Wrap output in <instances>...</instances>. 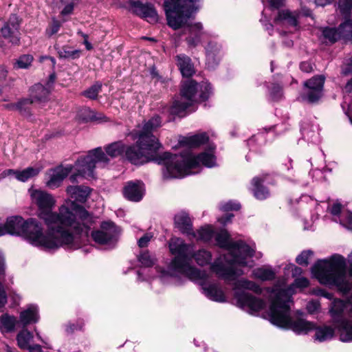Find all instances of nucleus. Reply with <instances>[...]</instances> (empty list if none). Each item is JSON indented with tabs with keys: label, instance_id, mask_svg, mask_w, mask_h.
I'll return each instance as SVG.
<instances>
[{
	"label": "nucleus",
	"instance_id": "f257e3e1",
	"mask_svg": "<svg viewBox=\"0 0 352 352\" xmlns=\"http://www.w3.org/2000/svg\"><path fill=\"white\" fill-rule=\"evenodd\" d=\"M162 120L159 116H155L146 122L138 133L135 145L129 146L125 155L132 164L140 165L150 161L163 164V177L165 179L180 178L185 175L196 173L192 169L204 165L211 168L215 166V157L211 151L204 152L198 155L186 153L181 155H172L169 153L157 154L161 146L157 138L152 132L161 126Z\"/></svg>",
	"mask_w": 352,
	"mask_h": 352
},
{
	"label": "nucleus",
	"instance_id": "f03ea898",
	"mask_svg": "<svg viewBox=\"0 0 352 352\" xmlns=\"http://www.w3.org/2000/svg\"><path fill=\"white\" fill-rule=\"evenodd\" d=\"M169 248L171 253L175 256L170 263L166 274L171 276L182 274L192 280L199 281L203 293L208 298L219 302L226 301L224 292L217 284L209 282L208 274L190 265L192 258H194L199 265L203 266L209 264L212 260L210 252L201 249L192 254L191 246L179 238L170 240Z\"/></svg>",
	"mask_w": 352,
	"mask_h": 352
},
{
	"label": "nucleus",
	"instance_id": "7ed1b4c3",
	"mask_svg": "<svg viewBox=\"0 0 352 352\" xmlns=\"http://www.w3.org/2000/svg\"><path fill=\"white\" fill-rule=\"evenodd\" d=\"M31 197L38 208V217L45 224L56 223L72 228L76 235L84 232L88 237V210L83 206L65 200L56 212L52 211L56 201L51 194L35 190Z\"/></svg>",
	"mask_w": 352,
	"mask_h": 352
},
{
	"label": "nucleus",
	"instance_id": "20e7f679",
	"mask_svg": "<svg viewBox=\"0 0 352 352\" xmlns=\"http://www.w3.org/2000/svg\"><path fill=\"white\" fill-rule=\"evenodd\" d=\"M217 244L228 250V254L217 259L211 269L219 277L227 282L235 280L243 274L236 265L246 266L247 257H252L254 250L242 241H232L228 232L221 230L215 237Z\"/></svg>",
	"mask_w": 352,
	"mask_h": 352
},
{
	"label": "nucleus",
	"instance_id": "39448f33",
	"mask_svg": "<svg viewBox=\"0 0 352 352\" xmlns=\"http://www.w3.org/2000/svg\"><path fill=\"white\" fill-rule=\"evenodd\" d=\"M45 225L47 229L44 233L42 223L38 219L28 218L25 221L22 237L35 246L56 250L63 246L74 247L75 242L81 236L56 223Z\"/></svg>",
	"mask_w": 352,
	"mask_h": 352
},
{
	"label": "nucleus",
	"instance_id": "423d86ee",
	"mask_svg": "<svg viewBox=\"0 0 352 352\" xmlns=\"http://www.w3.org/2000/svg\"><path fill=\"white\" fill-rule=\"evenodd\" d=\"M197 0H164V8L167 24L173 30H178L185 25L189 28V36L186 41L189 46L195 47L201 41L204 34L201 23H188L192 13L197 10L195 3Z\"/></svg>",
	"mask_w": 352,
	"mask_h": 352
},
{
	"label": "nucleus",
	"instance_id": "0eeeda50",
	"mask_svg": "<svg viewBox=\"0 0 352 352\" xmlns=\"http://www.w3.org/2000/svg\"><path fill=\"white\" fill-rule=\"evenodd\" d=\"M343 256L333 255L329 260H319L311 267L313 275L323 285L336 286L343 293L352 289V276L347 279Z\"/></svg>",
	"mask_w": 352,
	"mask_h": 352
},
{
	"label": "nucleus",
	"instance_id": "6e6552de",
	"mask_svg": "<svg viewBox=\"0 0 352 352\" xmlns=\"http://www.w3.org/2000/svg\"><path fill=\"white\" fill-rule=\"evenodd\" d=\"M289 292L283 295V304L277 298L270 305V322L280 328L290 329L297 334H307L315 329L314 322L301 318L292 319L289 315Z\"/></svg>",
	"mask_w": 352,
	"mask_h": 352
},
{
	"label": "nucleus",
	"instance_id": "1a4fd4ad",
	"mask_svg": "<svg viewBox=\"0 0 352 352\" xmlns=\"http://www.w3.org/2000/svg\"><path fill=\"white\" fill-rule=\"evenodd\" d=\"M210 90V85L206 82L197 84L194 80H188L182 86L180 98L175 100L170 107L164 106L162 113L179 114L195 103L208 99Z\"/></svg>",
	"mask_w": 352,
	"mask_h": 352
},
{
	"label": "nucleus",
	"instance_id": "9d476101",
	"mask_svg": "<svg viewBox=\"0 0 352 352\" xmlns=\"http://www.w3.org/2000/svg\"><path fill=\"white\" fill-rule=\"evenodd\" d=\"M232 289L234 292V297L237 304L241 308H247L252 313L258 311L265 307V302L264 300L244 291V289H249L256 294H261V288L254 282L245 278L240 279L234 282Z\"/></svg>",
	"mask_w": 352,
	"mask_h": 352
},
{
	"label": "nucleus",
	"instance_id": "9b49d317",
	"mask_svg": "<svg viewBox=\"0 0 352 352\" xmlns=\"http://www.w3.org/2000/svg\"><path fill=\"white\" fill-rule=\"evenodd\" d=\"M347 304L342 300H334L329 310L331 316L339 333L342 342H352V321L344 317V311Z\"/></svg>",
	"mask_w": 352,
	"mask_h": 352
},
{
	"label": "nucleus",
	"instance_id": "f8f14e48",
	"mask_svg": "<svg viewBox=\"0 0 352 352\" xmlns=\"http://www.w3.org/2000/svg\"><path fill=\"white\" fill-rule=\"evenodd\" d=\"M122 230L112 221H103L100 229L93 231L91 236L98 244L107 248L112 249L116 247Z\"/></svg>",
	"mask_w": 352,
	"mask_h": 352
},
{
	"label": "nucleus",
	"instance_id": "ddd939ff",
	"mask_svg": "<svg viewBox=\"0 0 352 352\" xmlns=\"http://www.w3.org/2000/svg\"><path fill=\"white\" fill-rule=\"evenodd\" d=\"M21 20L16 14H12L8 20L4 22L0 28V37L7 40L9 43L19 46L21 44Z\"/></svg>",
	"mask_w": 352,
	"mask_h": 352
},
{
	"label": "nucleus",
	"instance_id": "4468645a",
	"mask_svg": "<svg viewBox=\"0 0 352 352\" xmlns=\"http://www.w3.org/2000/svg\"><path fill=\"white\" fill-rule=\"evenodd\" d=\"M309 285V280L307 278L304 277L297 278L295 279L294 283L286 287L285 285H276L272 289L268 288L267 291L270 293L269 298L271 301V304H272V301L275 300L276 298L278 299V302H280V304H283L282 298H283V295L285 294H289V304L291 303V297L292 294H294V287H299V288H305L307 287Z\"/></svg>",
	"mask_w": 352,
	"mask_h": 352
},
{
	"label": "nucleus",
	"instance_id": "2eb2a0df",
	"mask_svg": "<svg viewBox=\"0 0 352 352\" xmlns=\"http://www.w3.org/2000/svg\"><path fill=\"white\" fill-rule=\"evenodd\" d=\"M324 82V78L322 76H314L305 82L306 91L302 96V98L309 102H314L318 100L322 94Z\"/></svg>",
	"mask_w": 352,
	"mask_h": 352
},
{
	"label": "nucleus",
	"instance_id": "dca6fc26",
	"mask_svg": "<svg viewBox=\"0 0 352 352\" xmlns=\"http://www.w3.org/2000/svg\"><path fill=\"white\" fill-rule=\"evenodd\" d=\"M324 37L331 43H335L340 38L352 42V20H346L338 29L326 28L322 32Z\"/></svg>",
	"mask_w": 352,
	"mask_h": 352
},
{
	"label": "nucleus",
	"instance_id": "f3484780",
	"mask_svg": "<svg viewBox=\"0 0 352 352\" xmlns=\"http://www.w3.org/2000/svg\"><path fill=\"white\" fill-rule=\"evenodd\" d=\"M131 6L134 13L146 19L149 23H155L157 21V12L151 4H143L136 1H132Z\"/></svg>",
	"mask_w": 352,
	"mask_h": 352
},
{
	"label": "nucleus",
	"instance_id": "a211bd4d",
	"mask_svg": "<svg viewBox=\"0 0 352 352\" xmlns=\"http://www.w3.org/2000/svg\"><path fill=\"white\" fill-rule=\"evenodd\" d=\"M29 98L34 103H45L49 100L50 94H51L50 89L46 88L43 84L38 82L35 83L29 88Z\"/></svg>",
	"mask_w": 352,
	"mask_h": 352
},
{
	"label": "nucleus",
	"instance_id": "6ab92c4d",
	"mask_svg": "<svg viewBox=\"0 0 352 352\" xmlns=\"http://www.w3.org/2000/svg\"><path fill=\"white\" fill-rule=\"evenodd\" d=\"M144 184L141 181L129 182L124 188V197L132 201H139L144 195Z\"/></svg>",
	"mask_w": 352,
	"mask_h": 352
},
{
	"label": "nucleus",
	"instance_id": "aec40b11",
	"mask_svg": "<svg viewBox=\"0 0 352 352\" xmlns=\"http://www.w3.org/2000/svg\"><path fill=\"white\" fill-rule=\"evenodd\" d=\"M73 166L67 165L65 167L58 166L55 168L54 173L50 176L47 182V186L51 188L60 186L61 182L72 171Z\"/></svg>",
	"mask_w": 352,
	"mask_h": 352
},
{
	"label": "nucleus",
	"instance_id": "412c9836",
	"mask_svg": "<svg viewBox=\"0 0 352 352\" xmlns=\"http://www.w3.org/2000/svg\"><path fill=\"white\" fill-rule=\"evenodd\" d=\"M67 193L69 195L70 198L72 199L69 200L72 202H74L78 204L77 202L80 204H83L86 202L87 199L88 197V187L84 186H69L66 189ZM78 205L82 206L78 204Z\"/></svg>",
	"mask_w": 352,
	"mask_h": 352
},
{
	"label": "nucleus",
	"instance_id": "4be33fe9",
	"mask_svg": "<svg viewBox=\"0 0 352 352\" xmlns=\"http://www.w3.org/2000/svg\"><path fill=\"white\" fill-rule=\"evenodd\" d=\"M6 220L9 228L8 234L22 236L26 220L18 215L9 217Z\"/></svg>",
	"mask_w": 352,
	"mask_h": 352
},
{
	"label": "nucleus",
	"instance_id": "5701e85b",
	"mask_svg": "<svg viewBox=\"0 0 352 352\" xmlns=\"http://www.w3.org/2000/svg\"><path fill=\"white\" fill-rule=\"evenodd\" d=\"M39 318L38 309L32 306L20 313L19 322L21 323L23 328L27 329L28 325L38 322Z\"/></svg>",
	"mask_w": 352,
	"mask_h": 352
},
{
	"label": "nucleus",
	"instance_id": "b1692460",
	"mask_svg": "<svg viewBox=\"0 0 352 352\" xmlns=\"http://www.w3.org/2000/svg\"><path fill=\"white\" fill-rule=\"evenodd\" d=\"M174 222L175 226L183 233L192 234V221L187 212H179L175 216Z\"/></svg>",
	"mask_w": 352,
	"mask_h": 352
},
{
	"label": "nucleus",
	"instance_id": "393cba45",
	"mask_svg": "<svg viewBox=\"0 0 352 352\" xmlns=\"http://www.w3.org/2000/svg\"><path fill=\"white\" fill-rule=\"evenodd\" d=\"M76 167V173L71 175L69 180L72 183L77 182V177H85V175L88 170V155L79 157L75 163Z\"/></svg>",
	"mask_w": 352,
	"mask_h": 352
},
{
	"label": "nucleus",
	"instance_id": "a878e982",
	"mask_svg": "<svg viewBox=\"0 0 352 352\" xmlns=\"http://www.w3.org/2000/svg\"><path fill=\"white\" fill-rule=\"evenodd\" d=\"M18 322L14 316L5 313L0 316V331L2 333H12L15 331Z\"/></svg>",
	"mask_w": 352,
	"mask_h": 352
},
{
	"label": "nucleus",
	"instance_id": "bb28decb",
	"mask_svg": "<svg viewBox=\"0 0 352 352\" xmlns=\"http://www.w3.org/2000/svg\"><path fill=\"white\" fill-rule=\"evenodd\" d=\"M252 276L262 281L272 280L276 277V272L270 266H262L253 270Z\"/></svg>",
	"mask_w": 352,
	"mask_h": 352
},
{
	"label": "nucleus",
	"instance_id": "cd10ccee",
	"mask_svg": "<svg viewBox=\"0 0 352 352\" xmlns=\"http://www.w3.org/2000/svg\"><path fill=\"white\" fill-rule=\"evenodd\" d=\"M109 159L102 151L101 148H96L92 151H89V177H94L91 168L96 167V164L99 162H108Z\"/></svg>",
	"mask_w": 352,
	"mask_h": 352
},
{
	"label": "nucleus",
	"instance_id": "c85d7f7f",
	"mask_svg": "<svg viewBox=\"0 0 352 352\" xmlns=\"http://www.w3.org/2000/svg\"><path fill=\"white\" fill-rule=\"evenodd\" d=\"M34 103L29 97L22 98L18 100L17 111L19 115L26 119H30L32 116V105Z\"/></svg>",
	"mask_w": 352,
	"mask_h": 352
},
{
	"label": "nucleus",
	"instance_id": "c756f323",
	"mask_svg": "<svg viewBox=\"0 0 352 352\" xmlns=\"http://www.w3.org/2000/svg\"><path fill=\"white\" fill-rule=\"evenodd\" d=\"M177 60L180 72L184 76L190 77L194 74L195 69L190 58L184 55H179L177 56Z\"/></svg>",
	"mask_w": 352,
	"mask_h": 352
},
{
	"label": "nucleus",
	"instance_id": "7c9ffc66",
	"mask_svg": "<svg viewBox=\"0 0 352 352\" xmlns=\"http://www.w3.org/2000/svg\"><path fill=\"white\" fill-rule=\"evenodd\" d=\"M314 330L316 331L314 336L315 340L320 342L331 339L335 333L333 328L326 325L317 327L315 324V329H314Z\"/></svg>",
	"mask_w": 352,
	"mask_h": 352
},
{
	"label": "nucleus",
	"instance_id": "2f4dec72",
	"mask_svg": "<svg viewBox=\"0 0 352 352\" xmlns=\"http://www.w3.org/2000/svg\"><path fill=\"white\" fill-rule=\"evenodd\" d=\"M263 178L255 177L252 179V184L254 186L252 189L254 197L258 199H264L269 196V191L262 185Z\"/></svg>",
	"mask_w": 352,
	"mask_h": 352
},
{
	"label": "nucleus",
	"instance_id": "473e14b6",
	"mask_svg": "<svg viewBox=\"0 0 352 352\" xmlns=\"http://www.w3.org/2000/svg\"><path fill=\"white\" fill-rule=\"evenodd\" d=\"M33 338V334L28 329H21L16 335L17 346L22 350H26L31 346L30 341Z\"/></svg>",
	"mask_w": 352,
	"mask_h": 352
},
{
	"label": "nucleus",
	"instance_id": "72a5a7b5",
	"mask_svg": "<svg viewBox=\"0 0 352 352\" xmlns=\"http://www.w3.org/2000/svg\"><path fill=\"white\" fill-rule=\"evenodd\" d=\"M54 48L57 50L60 58L74 60L79 58L82 53L80 50H74L69 45H64L62 47H57L55 45Z\"/></svg>",
	"mask_w": 352,
	"mask_h": 352
},
{
	"label": "nucleus",
	"instance_id": "f704fd0d",
	"mask_svg": "<svg viewBox=\"0 0 352 352\" xmlns=\"http://www.w3.org/2000/svg\"><path fill=\"white\" fill-rule=\"evenodd\" d=\"M208 140V136L206 133L197 134L185 138L182 142L190 147H197L205 144Z\"/></svg>",
	"mask_w": 352,
	"mask_h": 352
},
{
	"label": "nucleus",
	"instance_id": "c9c22d12",
	"mask_svg": "<svg viewBox=\"0 0 352 352\" xmlns=\"http://www.w3.org/2000/svg\"><path fill=\"white\" fill-rule=\"evenodd\" d=\"M126 151L124 144L121 142H115L108 144L105 147L107 154L111 157H116L121 155Z\"/></svg>",
	"mask_w": 352,
	"mask_h": 352
},
{
	"label": "nucleus",
	"instance_id": "e433bc0d",
	"mask_svg": "<svg viewBox=\"0 0 352 352\" xmlns=\"http://www.w3.org/2000/svg\"><path fill=\"white\" fill-rule=\"evenodd\" d=\"M191 235L197 240L208 241L213 236V230L211 226H206L200 228L197 232H192Z\"/></svg>",
	"mask_w": 352,
	"mask_h": 352
},
{
	"label": "nucleus",
	"instance_id": "4c0bfd02",
	"mask_svg": "<svg viewBox=\"0 0 352 352\" xmlns=\"http://www.w3.org/2000/svg\"><path fill=\"white\" fill-rule=\"evenodd\" d=\"M39 172L38 168L30 166L23 170H18L16 179L20 182H25L38 175Z\"/></svg>",
	"mask_w": 352,
	"mask_h": 352
},
{
	"label": "nucleus",
	"instance_id": "58836bf2",
	"mask_svg": "<svg viewBox=\"0 0 352 352\" xmlns=\"http://www.w3.org/2000/svg\"><path fill=\"white\" fill-rule=\"evenodd\" d=\"M276 21H286L292 26H296L297 25V21L295 16L289 10H282L279 12Z\"/></svg>",
	"mask_w": 352,
	"mask_h": 352
},
{
	"label": "nucleus",
	"instance_id": "ea45409f",
	"mask_svg": "<svg viewBox=\"0 0 352 352\" xmlns=\"http://www.w3.org/2000/svg\"><path fill=\"white\" fill-rule=\"evenodd\" d=\"M33 60V56L30 54H23L19 56L15 65L19 69H27L31 65Z\"/></svg>",
	"mask_w": 352,
	"mask_h": 352
},
{
	"label": "nucleus",
	"instance_id": "a19ab883",
	"mask_svg": "<svg viewBox=\"0 0 352 352\" xmlns=\"http://www.w3.org/2000/svg\"><path fill=\"white\" fill-rule=\"evenodd\" d=\"M60 26V21L53 19L45 30V35L48 37H51L59 31Z\"/></svg>",
	"mask_w": 352,
	"mask_h": 352
},
{
	"label": "nucleus",
	"instance_id": "79ce46f5",
	"mask_svg": "<svg viewBox=\"0 0 352 352\" xmlns=\"http://www.w3.org/2000/svg\"><path fill=\"white\" fill-rule=\"evenodd\" d=\"M138 260L144 267H151L155 263L154 258L148 252H142L138 256Z\"/></svg>",
	"mask_w": 352,
	"mask_h": 352
},
{
	"label": "nucleus",
	"instance_id": "37998d69",
	"mask_svg": "<svg viewBox=\"0 0 352 352\" xmlns=\"http://www.w3.org/2000/svg\"><path fill=\"white\" fill-rule=\"evenodd\" d=\"M338 7L343 14H352V0H340Z\"/></svg>",
	"mask_w": 352,
	"mask_h": 352
},
{
	"label": "nucleus",
	"instance_id": "c03bdc74",
	"mask_svg": "<svg viewBox=\"0 0 352 352\" xmlns=\"http://www.w3.org/2000/svg\"><path fill=\"white\" fill-rule=\"evenodd\" d=\"M314 254L311 250H305L301 252L296 258V261L298 264L307 266L309 264V258Z\"/></svg>",
	"mask_w": 352,
	"mask_h": 352
},
{
	"label": "nucleus",
	"instance_id": "a18cd8bd",
	"mask_svg": "<svg viewBox=\"0 0 352 352\" xmlns=\"http://www.w3.org/2000/svg\"><path fill=\"white\" fill-rule=\"evenodd\" d=\"M340 223L347 229L352 230V212L349 211L344 212L342 214Z\"/></svg>",
	"mask_w": 352,
	"mask_h": 352
},
{
	"label": "nucleus",
	"instance_id": "49530a36",
	"mask_svg": "<svg viewBox=\"0 0 352 352\" xmlns=\"http://www.w3.org/2000/svg\"><path fill=\"white\" fill-rule=\"evenodd\" d=\"M89 198H91L94 201L96 202V206L99 210L98 213L102 212L103 207V200L98 192L89 188Z\"/></svg>",
	"mask_w": 352,
	"mask_h": 352
},
{
	"label": "nucleus",
	"instance_id": "de8ad7c7",
	"mask_svg": "<svg viewBox=\"0 0 352 352\" xmlns=\"http://www.w3.org/2000/svg\"><path fill=\"white\" fill-rule=\"evenodd\" d=\"M270 89V96L274 100H278L282 96V87L278 84H273Z\"/></svg>",
	"mask_w": 352,
	"mask_h": 352
},
{
	"label": "nucleus",
	"instance_id": "09e8293b",
	"mask_svg": "<svg viewBox=\"0 0 352 352\" xmlns=\"http://www.w3.org/2000/svg\"><path fill=\"white\" fill-rule=\"evenodd\" d=\"M240 208V204L236 202H233L230 201L227 203H225L221 206V209L224 211L229 210H238Z\"/></svg>",
	"mask_w": 352,
	"mask_h": 352
},
{
	"label": "nucleus",
	"instance_id": "8fccbe9b",
	"mask_svg": "<svg viewBox=\"0 0 352 352\" xmlns=\"http://www.w3.org/2000/svg\"><path fill=\"white\" fill-rule=\"evenodd\" d=\"M8 302V296L3 287V285L0 282V309L6 306Z\"/></svg>",
	"mask_w": 352,
	"mask_h": 352
},
{
	"label": "nucleus",
	"instance_id": "3c124183",
	"mask_svg": "<svg viewBox=\"0 0 352 352\" xmlns=\"http://www.w3.org/2000/svg\"><path fill=\"white\" fill-rule=\"evenodd\" d=\"M320 305L317 300H311L307 305V309L309 313L314 314L317 312L320 309Z\"/></svg>",
	"mask_w": 352,
	"mask_h": 352
},
{
	"label": "nucleus",
	"instance_id": "603ef678",
	"mask_svg": "<svg viewBox=\"0 0 352 352\" xmlns=\"http://www.w3.org/2000/svg\"><path fill=\"white\" fill-rule=\"evenodd\" d=\"M285 270L291 271L292 276L295 277L302 274V270L294 264H289L285 267Z\"/></svg>",
	"mask_w": 352,
	"mask_h": 352
},
{
	"label": "nucleus",
	"instance_id": "864d4df0",
	"mask_svg": "<svg viewBox=\"0 0 352 352\" xmlns=\"http://www.w3.org/2000/svg\"><path fill=\"white\" fill-rule=\"evenodd\" d=\"M101 89V84L97 83L89 89V99H96Z\"/></svg>",
	"mask_w": 352,
	"mask_h": 352
},
{
	"label": "nucleus",
	"instance_id": "5fc2aeb1",
	"mask_svg": "<svg viewBox=\"0 0 352 352\" xmlns=\"http://www.w3.org/2000/svg\"><path fill=\"white\" fill-rule=\"evenodd\" d=\"M152 237L153 236L151 234H145L138 241L139 247L144 248L147 246L148 242L151 241Z\"/></svg>",
	"mask_w": 352,
	"mask_h": 352
},
{
	"label": "nucleus",
	"instance_id": "6e6d98bb",
	"mask_svg": "<svg viewBox=\"0 0 352 352\" xmlns=\"http://www.w3.org/2000/svg\"><path fill=\"white\" fill-rule=\"evenodd\" d=\"M104 116L102 113H97L94 111H89V122H100L102 120Z\"/></svg>",
	"mask_w": 352,
	"mask_h": 352
},
{
	"label": "nucleus",
	"instance_id": "4d7b16f0",
	"mask_svg": "<svg viewBox=\"0 0 352 352\" xmlns=\"http://www.w3.org/2000/svg\"><path fill=\"white\" fill-rule=\"evenodd\" d=\"M56 79V75L55 72H52L51 74H50L47 80L45 83V87L49 88L50 89V91L54 89V84L55 82V80Z\"/></svg>",
	"mask_w": 352,
	"mask_h": 352
},
{
	"label": "nucleus",
	"instance_id": "13d9d810",
	"mask_svg": "<svg viewBox=\"0 0 352 352\" xmlns=\"http://www.w3.org/2000/svg\"><path fill=\"white\" fill-rule=\"evenodd\" d=\"M6 276V265L5 258L0 253V279L4 278Z\"/></svg>",
	"mask_w": 352,
	"mask_h": 352
},
{
	"label": "nucleus",
	"instance_id": "bf43d9fd",
	"mask_svg": "<svg viewBox=\"0 0 352 352\" xmlns=\"http://www.w3.org/2000/svg\"><path fill=\"white\" fill-rule=\"evenodd\" d=\"M341 209H342V205L340 204V203H335L333 204V205L332 206V207L330 208V212L333 214V215H338L340 214V212H341Z\"/></svg>",
	"mask_w": 352,
	"mask_h": 352
},
{
	"label": "nucleus",
	"instance_id": "052dcab7",
	"mask_svg": "<svg viewBox=\"0 0 352 352\" xmlns=\"http://www.w3.org/2000/svg\"><path fill=\"white\" fill-rule=\"evenodd\" d=\"M73 10H74V4L68 3L62 10V11L60 12V14L63 16H65V15L71 14L73 12Z\"/></svg>",
	"mask_w": 352,
	"mask_h": 352
},
{
	"label": "nucleus",
	"instance_id": "680f3d73",
	"mask_svg": "<svg viewBox=\"0 0 352 352\" xmlns=\"http://www.w3.org/2000/svg\"><path fill=\"white\" fill-rule=\"evenodd\" d=\"M300 69L305 72H311L312 71V65L308 62H303L300 64Z\"/></svg>",
	"mask_w": 352,
	"mask_h": 352
},
{
	"label": "nucleus",
	"instance_id": "e2e57ef3",
	"mask_svg": "<svg viewBox=\"0 0 352 352\" xmlns=\"http://www.w3.org/2000/svg\"><path fill=\"white\" fill-rule=\"evenodd\" d=\"M3 109L8 111H16L18 107V101L16 102H11L3 105Z\"/></svg>",
	"mask_w": 352,
	"mask_h": 352
},
{
	"label": "nucleus",
	"instance_id": "0e129e2a",
	"mask_svg": "<svg viewBox=\"0 0 352 352\" xmlns=\"http://www.w3.org/2000/svg\"><path fill=\"white\" fill-rule=\"evenodd\" d=\"M9 228L7 226V220L6 221V223L4 224L0 223V237L5 235L8 234Z\"/></svg>",
	"mask_w": 352,
	"mask_h": 352
},
{
	"label": "nucleus",
	"instance_id": "69168bd1",
	"mask_svg": "<svg viewBox=\"0 0 352 352\" xmlns=\"http://www.w3.org/2000/svg\"><path fill=\"white\" fill-rule=\"evenodd\" d=\"M269 3L274 8H278L283 5V0H269Z\"/></svg>",
	"mask_w": 352,
	"mask_h": 352
},
{
	"label": "nucleus",
	"instance_id": "338daca9",
	"mask_svg": "<svg viewBox=\"0 0 352 352\" xmlns=\"http://www.w3.org/2000/svg\"><path fill=\"white\" fill-rule=\"evenodd\" d=\"M26 350H28L29 352H43L41 345L37 344L31 345L30 348H28Z\"/></svg>",
	"mask_w": 352,
	"mask_h": 352
},
{
	"label": "nucleus",
	"instance_id": "774afa93",
	"mask_svg": "<svg viewBox=\"0 0 352 352\" xmlns=\"http://www.w3.org/2000/svg\"><path fill=\"white\" fill-rule=\"evenodd\" d=\"M76 120L79 123H87L88 122L87 116H84L80 113H78L76 116Z\"/></svg>",
	"mask_w": 352,
	"mask_h": 352
}]
</instances>
